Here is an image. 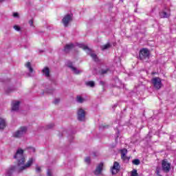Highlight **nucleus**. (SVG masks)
Masks as SVG:
<instances>
[{
	"mask_svg": "<svg viewBox=\"0 0 176 176\" xmlns=\"http://www.w3.org/2000/svg\"><path fill=\"white\" fill-rule=\"evenodd\" d=\"M120 153L122 160H127V157L126 156L127 155V149L123 148L120 151Z\"/></svg>",
	"mask_w": 176,
	"mask_h": 176,
	"instance_id": "f3484780",
	"label": "nucleus"
},
{
	"mask_svg": "<svg viewBox=\"0 0 176 176\" xmlns=\"http://www.w3.org/2000/svg\"><path fill=\"white\" fill-rule=\"evenodd\" d=\"M42 72L46 78H50V69L49 67H44L42 70Z\"/></svg>",
	"mask_w": 176,
	"mask_h": 176,
	"instance_id": "2eb2a0df",
	"label": "nucleus"
},
{
	"mask_svg": "<svg viewBox=\"0 0 176 176\" xmlns=\"http://www.w3.org/2000/svg\"><path fill=\"white\" fill-rule=\"evenodd\" d=\"M36 173H41V167L36 166Z\"/></svg>",
	"mask_w": 176,
	"mask_h": 176,
	"instance_id": "c756f323",
	"label": "nucleus"
},
{
	"mask_svg": "<svg viewBox=\"0 0 176 176\" xmlns=\"http://www.w3.org/2000/svg\"><path fill=\"white\" fill-rule=\"evenodd\" d=\"M27 133V127L21 126L17 131L12 133L14 138H21Z\"/></svg>",
	"mask_w": 176,
	"mask_h": 176,
	"instance_id": "7ed1b4c3",
	"label": "nucleus"
},
{
	"mask_svg": "<svg viewBox=\"0 0 176 176\" xmlns=\"http://www.w3.org/2000/svg\"><path fill=\"white\" fill-rule=\"evenodd\" d=\"M85 101H86V99L83 98L82 96H78L76 97V102H79V104H82Z\"/></svg>",
	"mask_w": 176,
	"mask_h": 176,
	"instance_id": "6ab92c4d",
	"label": "nucleus"
},
{
	"mask_svg": "<svg viewBox=\"0 0 176 176\" xmlns=\"http://www.w3.org/2000/svg\"><path fill=\"white\" fill-rule=\"evenodd\" d=\"M160 16L161 19H167L168 17H170V10L166 8L164 10L160 12Z\"/></svg>",
	"mask_w": 176,
	"mask_h": 176,
	"instance_id": "9d476101",
	"label": "nucleus"
},
{
	"mask_svg": "<svg viewBox=\"0 0 176 176\" xmlns=\"http://www.w3.org/2000/svg\"><path fill=\"white\" fill-rule=\"evenodd\" d=\"M14 30H15V31H20L21 28H20V26L16 25H14Z\"/></svg>",
	"mask_w": 176,
	"mask_h": 176,
	"instance_id": "a878e982",
	"label": "nucleus"
},
{
	"mask_svg": "<svg viewBox=\"0 0 176 176\" xmlns=\"http://www.w3.org/2000/svg\"><path fill=\"white\" fill-rule=\"evenodd\" d=\"M131 176H138V173H137V170L133 169V170L131 172Z\"/></svg>",
	"mask_w": 176,
	"mask_h": 176,
	"instance_id": "5701e85b",
	"label": "nucleus"
},
{
	"mask_svg": "<svg viewBox=\"0 0 176 176\" xmlns=\"http://www.w3.org/2000/svg\"><path fill=\"white\" fill-rule=\"evenodd\" d=\"M54 127V124H50L48 126H47V128L48 129H52Z\"/></svg>",
	"mask_w": 176,
	"mask_h": 176,
	"instance_id": "7c9ffc66",
	"label": "nucleus"
},
{
	"mask_svg": "<svg viewBox=\"0 0 176 176\" xmlns=\"http://www.w3.org/2000/svg\"><path fill=\"white\" fill-rule=\"evenodd\" d=\"M6 127V118L0 117V130H3Z\"/></svg>",
	"mask_w": 176,
	"mask_h": 176,
	"instance_id": "4468645a",
	"label": "nucleus"
},
{
	"mask_svg": "<svg viewBox=\"0 0 176 176\" xmlns=\"http://www.w3.org/2000/svg\"><path fill=\"white\" fill-rule=\"evenodd\" d=\"M59 102H60V99H58V98L55 99V100L54 102V104H58Z\"/></svg>",
	"mask_w": 176,
	"mask_h": 176,
	"instance_id": "2f4dec72",
	"label": "nucleus"
},
{
	"mask_svg": "<svg viewBox=\"0 0 176 176\" xmlns=\"http://www.w3.org/2000/svg\"><path fill=\"white\" fill-rule=\"evenodd\" d=\"M72 21V16L70 14H67L62 19V23L65 27H68V24Z\"/></svg>",
	"mask_w": 176,
	"mask_h": 176,
	"instance_id": "1a4fd4ad",
	"label": "nucleus"
},
{
	"mask_svg": "<svg viewBox=\"0 0 176 176\" xmlns=\"http://www.w3.org/2000/svg\"><path fill=\"white\" fill-rule=\"evenodd\" d=\"M78 115V120H80V122L85 121V116H86V111L83 110V109L80 108L78 109L77 111Z\"/></svg>",
	"mask_w": 176,
	"mask_h": 176,
	"instance_id": "0eeeda50",
	"label": "nucleus"
},
{
	"mask_svg": "<svg viewBox=\"0 0 176 176\" xmlns=\"http://www.w3.org/2000/svg\"><path fill=\"white\" fill-rule=\"evenodd\" d=\"M132 163L133 164H135V166H138L140 165V160L135 159L132 161Z\"/></svg>",
	"mask_w": 176,
	"mask_h": 176,
	"instance_id": "4be33fe9",
	"label": "nucleus"
},
{
	"mask_svg": "<svg viewBox=\"0 0 176 176\" xmlns=\"http://www.w3.org/2000/svg\"><path fill=\"white\" fill-rule=\"evenodd\" d=\"M102 167H104V164L102 162H100L98 166L96 167L94 174L95 175H100L101 173L102 172Z\"/></svg>",
	"mask_w": 176,
	"mask_h": 176,
	"instance_id": "9b49d317",
	"label": "nucleus"
},
{
	"mask_svg": "<svg viewBox=\"0 0 176 176\" xmlns=\"http://www.w3.org/2000/svg\"><path fill=\"white\" fill-rule=\"evenodd\" d=\"M152 85L157 90H160L162 89V86H163V84H162V79L158 77H155L151 80Z\"/></svg>",
	"mask_w": 176,
	"mask_h": 176,
	"instance_id": "39448f33",
	"label": "nucleus"
},
{
	"mask_svg": "<svg viewBox=\"0 0 176 176\" xmlns=\"http://www.w3.org/2000/svg\"><path fill=\"white\" fill-rule=\"evenodd\" d=\"M111 47V44L108 43L107 44L103 45L100 47L101 50H107V49H109Z\"/></svg>",
	"mask_w": 176,
	"mask_h": 176,
	"instance_id": "aec40b11",
	"label": "nucleus"
},
{
	"mask_svg": "<svg viewBox=\"0 0 176 176\" xmlns=\"http://www.w3.org/2000/svg\"><path fill=\"white\" fill-rule=\"evenodd\" d=\"M87 86H89L90 87H94L95 83L94 81H88L86 82Z\"/></svg>",
	"mask_w": 176,
	"mask_h": 176,
	"instance_id": "412c9836",
	"label": "nucleus"
},
{
	"mask_svg": "<svg viewBox=\"0 0 176 176\" xmlns=\"http://www.w3.org/2000/svg\"><path fill=\"white\" fill-rule=\"evenodd\" d=\"M149 50L146 48H143L140 50L139 57L142 61H146V60L149 59Z\"/></svg>",
	"mask_w": 176,
	"mask_h": 176,
	"instance_id": "20e7f679",
	"label": "nucleus"
},
{
	"mask_svg": "<svg viewBox=\"0 0 176 176\" xmlns=\"http://www.w3.org/2000/svg\"><path fill=\"white\" fill-rule=\"evenodd\" d=\"M25 66L26 67L27 69H29V72H30V74H32V72H34V69H32V67H31V63L30 62L26 63Z\"/></svg>",
	"mask_w": 176,
	"mask_h": 176,
	"instance_id": "a211bd4d",
	"label": "nucleus"
},
{
	"mask_svg": "<svg viewBox=\"0 0 176 176\" xmlns=\"http://www.w3.org/2000/svg\"><path fill=\"white\" fill-rule=\"evenodd\" d=\"M31 149H32V151L33 152H35V148H31Z\"/></svg>",
	"mask_w": 176,
	"mask_h": 176,
	"instance_id": "f704fd0d",
	"label": "nucleus"
},
{
	"mask_svg": "<svg viewBox=\"0 0 176 176\" xmlns=\"http://www.w3.org/2000/svg\"><path fill=\"white\" fill-rule=\"evenodd\" d=\"M13 16L16 17L17 19H19V12H14L13 13Z\"/></svg>",
	"mask_w": 176,
	"mask_h": 176,
	"instance_id": "c85d7f7f",
	"label": "nucleus"
},
{
	"mask_svg": "<svg viewBox=\"0 0 176 176\" xmlns=\"http://www.w3.org/2000/svg\"><path fill=\"white\" fill-rule=\"evenodd\" d=\"M29 24H30V27H34V19H30L29 21Z\"/></svg>",
	"mask_w": 176,
	"mask_h": 176,
	"instance_id": "bb28decb",
	"label": "nucleus"
},
{
	"mask_svg": "<svg viewBox=\"0 0 176 176\" xmlns=\"http://www.w3.org/2000/svg\"><path fill=\"white\" fill-rule=\"evenodd\" d=\"M47 93H53V90L48 91Z\"/></svg>",
	"mask_w": 176,
	"mask_h": 176,
	"instance_id": "c9c22d12",
	"label": "nucleus"
},
{
	"mask_svg": "<svg viewBox=\"0 0 176 176\" xmlns=\"http://www.w3.org/2000/svg\"><path fill=\"white\" fill-rule=\"evenodd\" d=\"M67 65L70 69H72L73 74H75V75H79V74H82V71L78 69L76 67L72 65V63L71 61H67Z\"/></svg>",
	"mask_w": 176,
	"mask_h": 176,
	"instance_id": "423d86ee",
	"label": "nucleus"
},
{
	"mask_svg": "<svg viewBox=\"0 0 176 176\" xmlns=\"http://www.w3.org/2000/svg\"><path fill=\"white\" fill-rule=\"evenodd\" d=\"M20 107V101L14 100L12 102V111H19Z\"/></svg>",
	"mask_w": 176,
	"mask_h": 176,
	"instance_id": "ddd939ff",
	"label": "nucleus"
},
{
	"mask_svg": "<svg viewBox=\"0 0 176 176\" xmlns=\"http://www.w3.org/2000/svg\"><path fill=\"white\" fill-rule=\"evenodd\" d=\"M12 91V89L10 88H8L7 90H6V92L7 93H10Z\"/></svg>",
	"mask_w": 176,
	"mask_h": 176,
	"instance_id": "473e14b6",
	"label": "nucleus"
},
{
	"mask_svg": "<svg viewBox=\"0 0 176 176\" xmlns=\"http://www.w3.org/2000/svg\"><path fill=\"white\" fill-rule=\"evenodd\" d=\"M47 176H52V173H50V172L48 171L47 173Z\"/></svg>",
	"mask_w": 176,
	"mask_h": 176,
	"instance_id": "72a5a7b5",
	"label": "nucleus"
},
{
	"mask_svg": "<svg viewBox=\"0 0 176 176\" xmlns=\"http://www.w3.org/2000/svg\"><path fill=\"white\" fill-rule=\"evenodd\" d=\"M2 1H3V0H0V2H2Z\"/></svg>",
	"mask_w": 176,
	"mask_h": 176,
	"instance_id": "4c0bfd02",
	"label": "nucleus"
},
{
	"mask_svg": "<svg viewBox=\"0 0 176 176\" xmlns=\"http://www.w3.org/2000/svg\"><path fill=\"white\" fill-rule=\"evenodd\" d=\"M74 45L73 43L67 44L65 46L64 51L65 52V53H68L70 50H72V49H74Z\"/></svg>",
	"mask_w": 176,
	"mask_h": 176,
	"instance_id": "dca6fc26",
	"label": "nucleus"
},
{
	"mask_svg": "<svg viewBox=\"0 0 176 176\" xmlns=\"http://www.w3.org/2000/svg\"><path fill=\"white\" fill-rule=\"evenodd\" d=\"M24 151L21 148H19L16 151V154L14 155V159L17 160V166H11L9 169H8L6 172L5 176H12L13 172L15 170L18 173H23L25 170H28L30 168L32 164L34 163V158H30L28 161L27 164L25 163V157H24Z\"/></svg>",
	"mask_w": 176,
	"mask_h": 176,
	"instance_id": "f257e3e1",
	"label": "nucleus"
},
{
	"mask_svg": "<svg viewBox=\"0 0 176 176\" xmlns=\"http://www.w3.org/2000/svg\"><path fill=\"white\" fill-rule=\"evenodd\" d=\"M103 84H104V82L100 81V85H103Z\"/></svg>",
	"mask_w": 176,
	"mask_h": 176,
	"instance_id": "e433bc0d",
	"label": "nucleus"
},
{
	"mask_svg": "<svg viewBox=\"0 0 176 176\" xmlns=\"http://www.w3.org/2000/svg\"><path fill=\"white\" fill-rule=\"evenodd\" d=\"M85 163H87V164H90V162H91L90 157H87L85 160Z\"/></svg>",
	"mask_w": 176,
	"mask_h": 176,
	"instance_id": "b1692460",
	"label": "nucleus"
},
{
	"mask_svg": "<svg viewBox=\"0 0 176 176\" xmlns=\"http://www.w3.org/2000/svg\"><path fill=\"white\" fill-rule=\"evenodd\" d=\"M108 71H109V69H103V70H102L101 74H102V75H104V74H107V73L108 72Z\"/></svg>",
	"mask_w": 176,
	"mask_h": 176,
	"instance_id": "cd10ccee",
	"label": "nucleus"
},
{
	"mask_svg": "<svg viewBox=\"0 0 176 176\" xmlns=\"http://www.w3.org/2000/svg\"><path fill=\"white\" fill-rule=\"evenodd\" d=\"M120 168V165L118 162H114L113 168L111 169L112 174H118V171Z\"/></svg>",
	"mask_w": 176,
	"mask_h": 176,
	"instance_id": "f8f14e48",
	"label": "nucleus"
},
{
	"mask_svg": "<svg viewBox=\"0 0 176 176\" xmlns=\"http://www.w3.org/2000/svg\"><path fill=\"white\" fill-rule=\"evenodd\" d=\"M155 173L157 174V176H162V175H160V168H157Z\"/></svg>",
	"mask_w": 176,
	"mask_h": 176,
	"instance_id": "393cba45",
	"label": "nucleus"
},
{
	"mask_svg": "<svg viewBox=\"0 0 176 176\" xmlns=\"http://www.w3.org/2000/svg\"><path fill=\"white\" fill-rule=\"evenodd\" d=\"M171 169V165L167 160L162 161V170L164 173H170V170Z\"/></svg>",
	"mask_w": 176,
	"mask_h": 176,
	"instance_id": "6e6552de",
	"label": "nucleus"
},
{
	"mask_svg": "<svg viewBox=\"0 0 176 176\" xmlns=\"http://www.w3.org/2000/svg\"><path fill=\"white\" fill-rule=\"evenodd\" d=\"M78 47L86 51L87 54H89L91 57L94 61H96V63L98 62V57H97V54H96V53H94V52L91 50V49L89 48L87 45H85L84 44H79Z\"/></svg>",
	"mask_w": 176,
	"mask_h": 176,
	"instance_id": "f03ea898",
	"label": "nucleus"
}]
</instances>
